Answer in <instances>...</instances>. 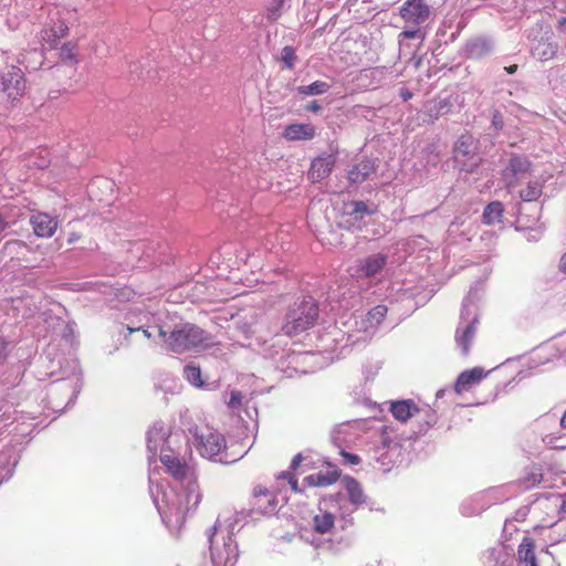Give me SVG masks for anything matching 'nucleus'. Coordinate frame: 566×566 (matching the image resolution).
<instances>
[{"label":"nucleus","mask_w":566,"mask_h":566,"mask_svg":"<svg viewBox=\"0 0 566 566\" xmlns=\"http://www.w3.org/2000/svg\"><path fill=\"white\" fill-rule=\"evenodd\" d=\"M33 232L39 238H52L59 228L57 216L46 212H34L30 218Z\"/></svg>","instance_id":"obj_6"},{"label":"nucleus","mask_w":566,"mask_h":566,"mask_svg":"<svg viewBox=\"0 0 566 566\" xmlns=\"http://www.w3.org/2000/svg\"><path fill=\"white\" fill-rule=\"evenodd\" d=\"M496 123H499V119H495V118H494L493 124H495V125H496Z\"/></svg>","instance_id":"obj_50"},{"label":"nucleus","mask_w":566,"mask_h":566,"mask_svg":"<svg viewBox=\"0 0 566 566\" xmlns=\"http://www.w3.org/2000/svg\"><path fill=\"white\" fill-rule=\"evenodd\" d=\"M496 123H499V119H495V118H494L493 124H495V125H496Z\"/></svg>","instance_id":"obj_51"},{"label":"nucleus","mask_w":566,"mask_h":566,"mask_svg":"<svg viewBox=\"0 0 566 566\" xmlns=\"http://www.w3.org/2000/svg\"><path fill=\"white\" fill-rule=\"evenodd\" d=\"M429 123H434L440 116L451 112L452 104L448 98H434L426 105Z\"/></svg>","instance_id":"obj_20"},{"label":"nucleus","mask_w":566,"mask_h":566,"mask_svg":"<svg viewBox=\"0 0 566 566\" xmlns=\"http://www.w3.org/2000/svg\"><path fill=\"white\" fill-rule=\"evenodd\" d=\"M418 31L417 30H405L401 32V36L405 39H413L417 36Z\"/></svg>","instance_id":"obj_43"},{"label":"nucleus","mask_w":566,"mask_h":566,"mask_svg":"<svg viewBox=\"0 0 566 566\" xmlns=\"http://www.w3.org/2000/svg\"><path fill=\"white\" fill-rule=\"evenodd\" d=\"M27 91V80L22 70L15 65L0 72V94L10 103L21 99Z\"/></svg>","instance_id":"obj_4"},{"label":"nucleus","mask_w":566,"mask_h":566,"mask_svg":"<svg viewBox=\"0 0 566 566\" xmlns=\"http://www.w3.org/2000/svg\"><path fill=\"white\" fill-rule=\"evenodd\" d=\"M287 0H271L265 7V17L270 22H276L283 13Z\"/></svg>","instance_id":"obj_27"},{"label":"nucleus","mask_w":566,"mask_h":566,"mask_svg":"<svg viewBox=\"0 0 566 566\" xmlns=\"http://www.w3.org/2000/svg\"><path fill=\"white\" fill-rule=\"evenodd\" d=\"M342 482L347 491L348 500L352 504L358 506L366 502V495L358 480L350 475H345Z\"/></svg>","instance_id":"obj_18"},{"label":"nucleus","mask_w":566,"mask_h":566,"mask_svg":"<svg viewBox=\"0 0 566 566\" xmlns=\"http://www.w3.org/2000/svg\"><path fill=\"white\" fill-rule=\"evenodd\" d=\"M543 470L538 465H531L525 469L523 475L518 479V484L525 490L533 489L543 482Z\"/></svg>","instance_id":"obj_21"},{"label":"nucleus","mask_w":566,"mask_h":566,"mask_svg":"<svg viewBox=\"0 0 566 566\" xmlns=\"http://www.w3.org/2000/svg\"><path fill=\"white\" fill-rule=\"evenodd\" d=\"M374 171V166L370 160H363L357 164L348 172V179L350 182L360 184Z\"/></svg>","instance_id":"obj_22"},{"label":"nucleus","mask_w":566,"mask_h":566,"mask_svg":"<svg viewBox=\"0 0 566 566\" xmlns=\"http://www.w3.org/2000/svg\"><path fill=\"white\" fill-rule=\"evenodd\" d=\"M187 501L189 502L190 500H193V506H198V504L200 503L201 501V494L199 493V491L197 490H189L187 495Z\"/></svg>","instance_id":"obj_37"},{"label":"nucleus","mask_w":566,"mask_h":566,"mask_svg":"<svg viewBox=\"0 0 566 566\" xmlns=\"http://www.w3.org/2000/svg\"><path fill=\"white\" fill-rule=\"evenodd\" d=\"M69 27L64 20H57L41 31V44L44 49H57L62 39L69 35Z\"/></svg>","instance_id":"obj_8"},{"label":"nucleus","mask_w":566,"mask_h":566,"mask_svg":"<svg viewBox=\"0 0 566 566\" xmlns=\"http://www.w3.org/2000/svg\"><path fill=\"white\" fill-rule=\"evenodd\" d=\"M279 480H285L291 485L293 492H300L298 481L295 474L292 471H283L277 475Z\"/></svg>","instance_id":"obj_32"},{"label":"nucleus","mask_w":566,"mask_h":566,"mask_svg":"<svg viewBox=\"0 0 566 566\" xmlns=\"http://www.w3.org/2000/svg\"><path fill=\"white\" fill-rule=\"evenodd\" d=\"M313 523L316 533L325 534L334 527L335 516L329 512H323L314 516Z\"/></svg>","instance_id":"obj_25"},{"label":"nucleus","mask_w":566,"mask_h":566,"mask_svg":"<svg viewBox=\"0 0 566 566\" xmlns=\"http://www.w3.org/2000/svg\"><path fill=\"white\" fill-rule=\"evenodd\" d=\"M353 213L363 214V213H374V211H369L367 205L364 201H354L353 203Z\"/></svg>","instance_id":"obj_36"},{"label":"nucleus","mask_w":566,"mask_h":566,"mask_svg":"<svg viewBox=\"0 0 566 566\" xmlns=\"http://www.w3.org/2000/svg\"><path fill=\"white\" fill-rule=\"evenodd\" d=\"M318 318V306L314 298L295 302L286 313L282 331L287 336H297L312 328Z\"/></svg>","instance_id":"obj_1"},{"label":"nucleus","mask_w":566,"mask_h":566,"mask_svg":"<svg viewBox=\"0 0 566 566\" xmlns=\"http://www.w3.org/2000/svg\"><path fill=\"white\" fill-rule=\"evenodd\" d=\"M316 136V127L311 123H292L285 126L282 137L287 142L312 140Z\"/></svg>","instance_id":"obj_11"},{"label":"nucleus","mask_w":566,"mask_h":566,"mask_svg":"<svg viewBox=\"0 0 566 566\" xmlns=\"http://www.w3.org/2000/svg\"><path fill=\"white\" fill-rule=\"evenodd\" d=\"M562 427L566 428V411L564 412L562 419H560Z\"/></svg>","instance_id":"obj_48"},{"label":"nucleus","mask_w":566,"mask_h":566,"mask_svg":"<svg viewBox=\"0 0 566 566\" xmlns=\"http://www.w3.org/2000/svg\"><path fill=\"white\" fill-rule=\"evenodd\" d=\"M211 336L193 324H184L176 327L165 339L168 349L174 353H184L196 347L210 345Z\"/></svg>","instance_id":"obj_2"},{"label":"nucleus","mask_w":566,"mask_h":566,"mask_svg":"<svg viewBox=\"0 0 566 566\" xmlns=\"http://www.w3.org/2000/svg\"><path fill=\"white\" fill-rule=\"evenodd\" d=\"M78 239H80V235L77 233H71L70 238L67 239V242L69 243H73V242H75Z\"/></svg>","instance_id":"obj_47"},{"label":"nucleus","mask_w":566,"mask_h":566,"mask_svg":"<svg viewBox=\"0 0 566 566\" xmlns=\"http://www.w3.org/2000/svg\"><path fill=\"white\" fill-rule=\"evenodd\" d=\"M387 312L386 305H376L367 313V321L371 325H379L385 319Z\"/></svg>","instance_id":"obj_28"},{"label":"nucleus","mask_w":566,"mask_h":566,"mask_svg":"<svg viewBox=\"0 0 566 566\" xmlns=\"http://www.w3.org/2000/svg\"><path fill=\"white\" fill-rule=\"evenodd\" d=\"M160 462L176 480H184L189 472L187 462L179 458L171 449L161 450Z\"/></svg>","instance_id":"obj_9"},{"label":"nucleus","mask_w":566,"mask_h":566,"mask_svg":"<svg viewBox=\"0 0 566 566\" xmlns=\"http://www.w3.org/2000/svg\"><path fill=\"white\" fill-rule=\"evenodd\" d=\"M336 158L333 155L319 156L312 161L308 170V178L313 182H319L328 177L333 170Z\"/></svg>","instance_id":"obj_15"},{"label":"nucleus","mask_w":566,"mask_h":566,"mask_svg":"<svg viewBox=\"0 0 566 566\" xmlns=\"http://www.w3.org/2000/svg\"><path fill=\"white\" fill-rule=\"evenodd\" d=\"M489 371H485L482 367H473L462 371L453 386L454 391L458 395L470 391L473 387L478 386L483 378L488 376Z\"/></svg>","instance_id":"obj_10"},{"label":"nucleus","mask_w":566,"mask_h":566,"mask_svg":"<svg viewBox=\"0 0 566 566\" xmlns=\"http://www.w3.org/2000/svg\"><path fill=\"white\" fill-rule=\"evenodd\" d=\"M242 401V395L240 391H232L230 396L229 406H240Z\"/></svg>","instance_id":"obj_39"},{"label":"nucleus","mask_w":566,"mask_h":566,"mask_svg":"<svg viewBox=\"0 0 566 566\" xmlns=\"http://www.w3.org/2000/svg\"><path fill=\"white\" fill-rule=\"evenodd\" d=\"M329 90V84L323 81H315L310 85H302L297 87V92L304 96L324 94Z\"/></svg>","instance_id":"obj_26"},{"label":"nucleus","mask_w":566,"mask_h":566,"mask_svg":"<svg viewBox=\"0 0 566 566\" xmlns=\"http://www.w3.org/2000/svg\"><path fill=\"white\" fill-rule=\"evenodd\" d=\"M390 412L392 413L395 419L401 422H406L407 420H409L411 417L419 412V408L410 399L400 400L391 403Z\"/></svg>","instance_id":"obj_17"},{"label":"nucleus","mask_w":566,"mask_h":566,"mask_svg":"<svg viewBox=\"0 0 566 566\" xmlns=\"http://www.w3.org/2000/svg\"><path fill=\"white\" fill-rule=\"evenodd\" d=\"M472 137L462 135L454 144L453 158L462 170H469L465 159L472 157Z\"/></svg>","instance_id":"obj_16"},{"label":"nucleus","mask_w":566,"mask_h":566,"mask_svg":"<svg viewBox=\"0 0 566 566\" xmlns=\"http://www.w3.org/2000/svg\"><path fill=\"white\" fill-rule=\"evenodd\" d=\"M6 349H7V343L6 340L3 339L2 336H0V359H2L6 355Z\"/></svg>","instance_id":"obj_44"},{"label":"nucleus","mask_w":566,"mask_h":566,"mask_svg":"<svg viewBox=\"0 0 566 566\" xmlns=\"http://www.w3.org/2000/svg\"><path fill=\"white\" fill-rule=\"evenodd\" d=\"M505 70L509 74H514L517 70V65L516 64L510 65V66L505 67Z\"/></svg>","instance_id":"obj_46"},{"label":"nucleus","mask_w":566,"mask_h":566,"mask_svg":"<svg viewBox=\"0 0 566 566\" xmlns=\"http://www.w3.org/2000/svg\"><path fill=\"white\" fill-rule=\"evenodd\" d=\"M195 446L199 453L208 459L219 455L226 448V440L222 434L209 428L196 430Z\"/></svg>","instance_id":"obj_5"},{"label":"nucleus","mask_w":566,"mask_h":566,"mask_svg":"<svg viewBox=\"0 0 566 566\" xmlns=\"http://www.w3.org/2000/svg\"><path fill=\"white\" fill-rule=\"evenodd\" d=\"M303 461V455L301 453H297L293 457L292 461H291V464H290V471H296L301 463Z\"/></svg>","instance_id":"obj_38"},{"label":"nucleus","mask_w":566,"mask_h":566,"mask_svg":"<svg viewBox=\"0 0 566 566\" xmlns=\"http://www.w3.org/2000/svg\"><path fill=\"white\" fill-rule=\"evenodd\" d=\"M400 96L403 101H409L410 98H412V93L408 90H401L400 91Z\"/></svg>","instance_id":"obj_45"},{"label":"nucleus","mask_w":566,"mask_h":566,"mask_svg":"<svg viewBox=\"0 0 566 566\" xmlns=\"http://www.w3.org/2000/svg\"><path fill=\"white\" fill-rule=\"evenodd\" d=\"M518 558L525 564V566H538L536 563V556L534 552V543L530 538H524L518 546Z\"/></svg>","instance_id":"obj_23"},{"label":"nucleus","mask_w":566,"mask_h":566,"mask_svg":"<svg viewBox=\"0 0 566 566\" xmlns=\"http://www.w3.org/2000/svg\"><path fill=\"white\" fill-rule=\"evenodd\" d=\"M387 263V255L384 253H374L361 259L357 266V272L364 277H371L380 273Z\"/></svg>","instance_id":"obj_14"},{"label":"nucleus","mask_w":566,"mask_h":566,"mask_svg":"<svg viewBox=\"0 0 566 566\" xmlns=\"http://www.w3.org/2000/svg\"><path fill=\"white\" fill-rule=\"evenodd\" d=\"M74 44H72L71 42H66L64 44H62V46L60 48V59L63 61V62H70V63H74L76 62V55H75V52H74Z\"/></svg>","instance_id":"obj_29"},{"label":"nucleus","mask_w":566,"mask_h":566,"mask_svg":"<svg viewBox=\"0 0 566 566\" xmlns=\"http://www.w3.org/2000/svg\"><path fill=\"white\" fill-rule=\"evenodd\" d=\"M503 205L500 201H493L489 203L483 211V222L489 226L500 222L503 217Z\"/></svg>","instance_id":"obj_24"},{"label":"nucleus","mask_w":566,"mask_h":566,"mask_svg":"<svg viewBox=\"0 0 566 566\" xmlns=\"http://www.w3.org/2000/svg\"><path fill=\"white\" fill-rule=\"evenodd\" d=\"M557 30H558V32L566 34V17H562L558 20Z\"/></svg>","instance_id":"obj_42"},{"label":"nucleus","mask_w":566,"mask_h":566,"mask_svg":"<svg viewBox=\"0 0 566 566\" xmlns=\"http://www.w3.org/2000/svg\"><path fill=\"white\" fill-rule=\"evenodd\" d=\"M187 512H188V507H184L181 505H178L176 507L168 506L169 515L170 516L175 515L176 522H179V523L185 521Z\"/></svg>","instance_id":"obj_33"},{"label":"nucleus","mask_w":566,"mask_h":566,"mask_svg":"<svg viewBox=\"0 0 566 566\" xmlns=\"http://www.w3.org/2000/svg\"><path fill=\"white\" fill-rule=\"evenodd\" d=\"M340 455L343 457L345 463H347V464L357 465L361 461L357 454L349 453L345 450L340 451Z\"/></svg>","instance_id":"obj_35"},{"label":"nucleus","mask_w":566,"mask_h":566,"mask_svg":"<svg viewBox=\"0 0 566 566\" xmlns=\"http://www.w3.org/2000/svg\"><path fill=\"white\" fill-rule=\"evenodd\" d=\"M158 333H159V336H160V337L166 338L167 333L164 331V328H163V327H159Z\"/></svg>","instance_id":"obj_49"},{"label":"nucleus","mask_w":566,"mask_h":566,"mask_svg":"<svg viewBox=\"0 0 566 566\" xmlns=\"http://www.w3.org/2000/svg\"><path fill=\"white\" fill-rule=\"evenodd\" d=\"M342 471L336 465L328 463V470L305 476L304 483L310 488H326L336 483Z\"/></svg>","instance_id":"obj_12"},{"label":"nucleus","mask_w":566,"mask_h":566,"mask_svg":"<svg viewBox=\"0 0 566 566\" xmlns=\"http://www.w3.org/2000/svg\"><path fill=\"white\" fill-rule=\"evenodd\" d=\"M305 111L312 112V113H319L322 111V106L317 101H312L307 105H305Z\"/></svg>","instance_id":"obj_40"},{"label":"nucleus","mask_w":566,"mask_h":566,"mask_svg":"<svg viewBox=\"0 0 566 566\" xmlns=\"http://www.w3.org/2000/svg\"><path fill=\"white\" fill-rule=\"evenodd\" d=\"M480 318L475 315L465 326L458 327L455 331V342L461 348L463 355H468L471 344L476 336Z\"/></svg>","instance_id":"obj_13"},{"label":"nucleus","mask_w":566,"mask_h":566,"mask_svg":"<svg viewBox=\"0 0 566 566\" xmlns=\"http://www.w3.org/2000/svg\"><path fill=\"white\" fill-rule=\"evenodd\" d=\"M533 171V163L528 157L512 154L506 167L502 171V177L507 190L521 186L523 181L527 180Z\"/></svg>","instance_id":"obj_3"},{"label":"nucleus","mask_w":566,"mask_h":566,"mask_svg":"<svg viewBox=\"0 0 566 566\" xmlns=\"http://www.w3.org/2000/svg\"><path fill=\"white\" fill-rule=\"evenodd\" d=\"M544 181L539 179H527L526 186L518 190V197L524 202H535L543 195Z\"/></svg>","instance_id":"obj_19"},{"label":"nucleus","mask_w":566,"mask_h":566,"mask_svg":"<svg viewBox=\"0 0 566 566\" xmlns=\"http://www.w3.org/2000/svg\"><path fill=\"white\" fill-rule=\"evenodd\" d=\"M253 496L256 497V499L261 497V496H264V497L268 499V503H272V501H273L272 495H271L269 489L266 486H264V485H261V484L255 485L253 488Z\"/></svg>","instance_id":"obj_34"},{"label":"nucleus","mask_w":566,"mask_h":566,"mask_svg":"<svg viewBox=\"0 0 566 566\" xmlns=\"http://www.w3.org/2000/svg\"><path fill=\"white\" fill-rule=\"evenodd\" d=\"M126 329H127V332H128L129 334H132V333H134V332H139V331H142V332H143V334H144V336H145L146 338H150V337H151V334L149 333V331H148V329H145V328H142V327L134 328V327L127 326V327H126Z\"/></svg>","instance_id":"obj_41"},{"label":"nucleus","mask_w":566,"mask_h":566,"mask_svg":"<svg viewBox=\"0 0 566 566\" xmlns=\"http://www.w3.org/2000/svg\"><path fill=\"white\" fill-rule=\"evenodd\" d=\"M281 59L285 66L292 70L296 61L295 50L290 45L284 46L281 52Z\"/></svg>","instance_id":"obj_31"},{"label":"nucleus","mask_w":566,"mask_h":566,"mask_svg":"<svg viewBox=\"0 0 566 566\" xmlns=\"http://www.w3.org/2000/svg\"><path fill=\"white\" fill-rule=\"evenodd\" d=\"M186 378L195 386H201V371L199 367L196 366H186L185 367Z\"/></svg>","instance_id":"obj_30"},{"label":"nucleus","mask_w":566,"mask_h":566,"mask_svg":"<svg viewBox=\"0 0 566 566\" xmlns=\"http://www.w3.org/2000/svg\"><path fill=\"white\" fill-rule=\"evenodd\" d=\"M430 14V9L424 0H407L400 8V17L412 24L423 23Z\"/></svg>","instance_id":"obj_7"}]
</instances>
